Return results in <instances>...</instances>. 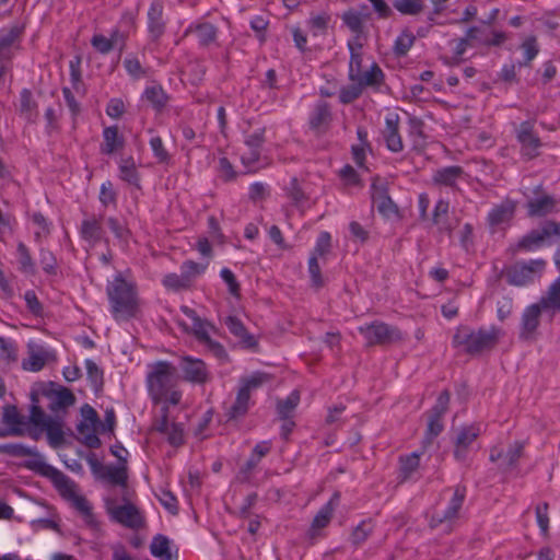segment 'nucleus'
I'll return each instance as SVG.
<instances>
[{
  "label": "nucleus",
  "instance_id": "f257e3e1",
  "mask_svg": "<svg viewBox=\"0 0 560 560\" xmlns=\"http://www.w3.org/2000/svg\"><path fill=\"white\" fill-rule=\"evenodd\" d=\"M177 369L167 361H158L151 365V371L147 375V386L149 395L155 405L163 400L171 405L179 404L182 393L176 390Z\"/></svg>",
  "mask_w": 560,
  "mask_h": 560
},
{
  "label": "nucleus",
  "instance_id": "f03ea898",
  "mask_svg": "<svg viewBox=\"0 0 560 560\" xmlns=\"http://www.w3.org/2000/svg\"><path fill=\"white\" fill-rule=\"evenodd\" d=\"M500 329L492 326L490 329L480 328L477 331L468 326H459L453 336V347L463 348L469 355H479L490 351L498 345Z\"/></svg>",
  "mask_w": 560,
  "mask_h": 560
},
{
  "label": "nucleus",
  "instance_id": "7ed1b4c3",
  "mask_svg": "<svg viewBox=\"0 0 560 560\" xmlns=\"http://www.w3.org/2000/svg\"><path fill=\"white\" fill-rule=\"evenodd\" d=\"M112 312L116 319H128L137 312V298L133 287L121 276H117L107 287Z\"/></svg>",
  "mask_w": 560,
  "mask_h": 560
},
{
  "label": "nucleus",
  "instance_id": "20e7f679",
  "mask_svg": "<svg viewBox=\"0 0 560 560\" xmlns=\"http://www.w3.org/2000/svg\"><path fill=\"white\" fill-rule=\"evenodd\" d=\"M38 394L50 400L48 409L58 412L75 402L74 394L67 387L60 386L55 382H39L34 385Z\"/></svg>",
  "mask_w": 560,
  "mask_h": 560
},
{
  "label": "nucleus",
  "instance_id": "39448f33",
  "mask_svg": "<svg viewBox=\"0 0 560 560\" xmlns=\"http://www.w3.org/2000/svg\"><path fill=\"white\" fill-rule=\"evenodd\" d=\"M25 467L49 478L63 498L73 495L75 483L62 471L42 459H32L25 463Z\"/></svg>",
  "mask_w": 560,
  "mask_h": 560
},
{
  "label": "nucleus",
  "instance_id": "423d86ee",
  "mask_svg": "<svg viewBox=\"0 0 560 560\" xmlns=\"http://www.w3.org/2000/svg\"><path fill=\"white\" fill-rule=\"evenodd\" d=\"M360 332L366 339V346H388L399 342L404 339L401 331L393 326L383 322H373L372 324L360 327Z\"/></svg>",
  "mask_w": 560,
  "mask_h": 560
},
{
  "label": "nucleus",
  "instance_id": "0eeeda50",
  "mask_svg": "<svg viewBox=\"0 0 560 560\" xmlns=\"http://www.w3.org/2000/svg\"><path fill=\"white\" fill-rule=\"evenodd\" d=\"M451 393L444 389L438 397L435 405L431 408L428 420L423 445H430L434 438L443 431L442 418L448 409Z\"/></svg>",
  "mask_w": 560,
  "mask_h": 560
},
{
  "label": "nucleus",
  "instance_id": "6e6552de",
  "mask_svg": "<svg viewBox=\"0 0 560 560\" xmlns=\"http://www.w3.org/2000/svg\"><path fill=\"white\" fill-rule=\"evenodd\" d=\"M370 18L371 13L368 12V5H362L361 11L349 9L341 15L343 24L353 33V39L351 42H354L359 49L363 47L362 40L368 38L364 22Z\"/></svg>",
  "mask_w": 560,
  "mask_h": 560
},
{
  "label": "nucleus",
  "instance_id": "1a4fd4ad",
  "mask_svg": "<svg viewBox=\"0 0 560 560\" xmlns=\"http://www.w3.org/2000/svg\"><path fill=\"white\" fill-rule=\"evenodd\" d=\"M546 266L544 259H533L528 262H521L511 266L506 270V279L510 284L525 285L534 280L536 273H540Z\"/></svg>",
  "mask_w": 560,
  "mask_h": 560
},
{
  "label": "nucleus",
  "instance_id": "9d476101",
  "mask_svg": "<svg viewBox=\"0 0 560 560\" xmlns=\"http://www.w3.org/2000/svg\"><path fill=\"white\" fill-rule=\"evenodd\" d=\"M108 510L116 522L128 528L138 529L144 526L143 516L138 508L130 502H126L124 505L109 508Z\"/></svg>",
  "mask_w": 560,
  "mask_h": 560
},
{
  "label": "nucleus",
  "instance_id": "9b49d317",
  "mask_svg": "<svg viewBox=\"0 0 560 560\" xmlns=\"http://www.w3.org/2000/svg\"><path fill=\"white\" fill-rule=\"evenodd\" d=\"M378 177L372 184V200L377 211L385 218L398 215V207L388 195L386 183L378 184Z\"/></svg>",
  "mask_w": 560,
  "mask_h": 560
},
{
  "label": "nucleus",
  "instance_id": "f8f14e48",
  "mask_svg": "<svg viewBox=\"0 0 560 560\" xmlns=\"http://www.w3.org/2000/svg\"><path fill=\"white\" fill-rule=\"evenodd\" d=\"M533 124L524 121L520 125L517 140L522 144V153L527 160L535 159L538 155V149L541 147L540 139L533 131Z\"/></svg>",
  "mask_w": 560,
  "mask_h": 560
},
{
  "label": "nucleus",
  "instance_id": "ddd939ff",
  "mask_svg": "<svg viewBox=\"0 0 560 560\" xmlns=\"http://www.w3.org/2000/svg\"><path fill=\"white\" fill-rule=\"evenodd\" d=\"M180 369L184 373L185 381L203 384L208 380L206 364L199 359H192L189 357L182 358Z\"/></svg>",
  "mask_w": 560,
  "mask_h": 560
},
{
  "label": "nucleus",
  "instance_id": "4468645a",
  "mask_svg": "<svg viewBox=\"0 0 560 560\" xmlns=\"http://www.w3.org/2000/svg\"><path fill=\"white\" fill-rule=\"evenodd\" d=\"M450 203L445 200H439L432 214V223L438 226L440 233H446L452 236L454 229L458 225V219L452 222L448 218Z\"/></svg>",
  "mask_w": 560,
  "mask_h": 560
},
{
  "label": "nucleus",
  "instance_id": "2eb2a0df",
  "mask_svg": "<svg viewBox=\"0 0 560 560\" xmlns=\"http://www.w3.org/2000/svg\"><path fill=\"white\" fill-rule=\"evenodd\" d=\"M544 308L538 304L528 306L522 316V330L520 338L523 340H533L535 331L539 326V318Z\"/></svg>",
  "mask_w": 560,
  "mask_h": 560
},
{
  "label": "nucleus",
  "instance_id": "dca6fc26",
  "mask_svg": "<svg viewBox=\"0 0 560 560\" xmlns=\"http://www.w3.org/2000/svg\"><path fill=\"white\" fill-rule=\"evenodd\" d=\"M550 237V232L544 222L539 228L532 230L518 241L517 249L529 252L539 248L548 243Z\"/></svg>",
  "mask_w": 560,
  "mask_h": 560
},
{
  "label": "nucleus",
  "instance_id": "f3484780",
  "mask_svg": "<svg viewBox=\"0 0 560 560\" xmlns=\"http://www.w3.org/2000/svg\"><path fill=\"white\" fill-rule=\"evenodd\" d=\"M339 500L340 493L337 491L315 515L310 529L312 537H314L316 530L325 528L330 523L335 509L339 504Z\"/></svg>",
  "mask_w": 560,
  "mask_h": 560
},
{
  "label": "nucleus",
  "instance_id": "a211bd4d",
  "mask_svg": "<svg viewBox=\"0 0 560 560\" xmlns=\"http://www.w3.org/2000/svg\"><path fill=\"white\" fill-rule=\"evenodd\" d=\"M118 466H106L101 478L108 480L112 485L126 488L128 481L127 457L118 456Z\"/></svg>",
  "mask_w": 560,
  "mask_h": 560
},
{
  "label": "nucleus",
  "instance_id": "6ab92c4d",
  "mask_svg": "<svg viewBox=\"0 0 560 560\" xmlns=\"http://www.w3.org/2000/svg\"><path fill=\"white\" fill-rule=\"evenodd\" d=\"M516 202L511 199L503 200L497 205L488 214V223L490 226H498L509 223L515 213Z\"/></svg>",
  "mask_w": 560,
  "mask_h": 560
},
{
  "label": "nucleus",
  "instance_id": "aec40b11",
  "mask_svg": "<svg viewBox=\"0 0 560 560\" xmlns=\"http://www.w3.org/2000/svg\"><path fill=\"white\" fill-rule=\"evenodd\" d=\"M230 332L240 339L242 345L247 349H257L258 342L253 335H250L241 319L236 316H228L224 320Z\"/></svg>",
  "mask_w": 560,
  "mask_h": 560
},
{
  "label": "nucleus",
  "instance_id": "412c9836",
  "mask_svg": "<svg viewBox=\"0 0 560 560\" xmlns=\"http://www.w3.org/2000/svg\"><path fill=\"white\" fill-rule=\"evenodd\" d=\"M479 436V430L474 427H464L460 429L454 442V457L463 462L466 458V452L471 443Z\"/></svg>",
  "mask_w": 560,
  "mask_h": 560
},
{
  "label": "nucleus",
  "instance_id": "4be33fe9",
  "mask_svg": "<svg viewBox=\"0 0 560 560\" xmlns=\"http://www.w3.org/2000/svg\"><path fill=\"white\" fill-rule=\"evenodd\" d=\"M163 9L161 2H153L148 11V28L154 40L159 39L165 31Z\"/></svg>",
  "mask_w": 560,
  "mask_h": 560
},
{
  "label": "nucleus",
  "instance_id": "5701e85b",
  "mask_svg": "<svg viewBox=\"0 0 560 560\" xmlns=\"http://www.w3.org/2000/svg\"><path fill=\"white\" fill-rule=\"evenodd\" d=\"M104 233L102 218L91 215L82 221L80 234L84 241L94 245L103 238Z\"/></svg>",
  "mask_w": 560,
  "mask_h": 560
},
{
  "label": "nucleus",
  "instance_id": "b1692460",
  "mask_svg": "<svg viewBox=\"0 0 560 560\" xmlns=\"http://www.w3.org/2000/svg\"><path fill=\"white\" fill-rule=\"evenodd\" d=\"M182 311L192 320L191 331L198 341L205 345L210 341L211 338L209 336L208 328L214 329V327L209 322L201 319L195 310L189 308L188 306H182Z\"/></svg>",
  "mask_w": 560,
  "mask_h": 560
},
{
  "label": "nucleus",
  "instance_id": "393cba45",
  "mask_svg": "<svg viewBox=\"0 0 560 560\" xmlns=\"http://www.w3.org/2000/svg\"><path fill=\"white\" fill-rule=\"evenodd\" d=\"M557 200L549 195L532 199L527 202V213L529 217H545L555 212Z\"/></svg>",
  "mask_w": 560,
  "mask_h": 560
},
{
  "label": "nucleus",
  "instance_id": "a878e982",
  "mask_svg": "<svg viewBox=\"0 0 560 560\" xmlns=\"http://www.w3.org/2000/svg\"><path fill=\"white\" fill-rule=\"evenodd\" d=\"M250 394L246 388H240L234 404L228 409L225 416L228 421L243 418L248 412Z\"/></svg>",
  "mask_w": 560,
  "mask_h": 560
},
{
  "label": "nucleus",
  "instance_id": "bb28decb",
  "mask_svg": "<svg viewBox=\"0 0 560 560\" xmlns=\"http://www.w3.org/2000/svg\"><path fill=\"white\" fill-rule=\"evenodd\" d=\"M39 397L40 395L38 394L36 388L33 387L30 394L32 405L30 408L28 422L32 423L34 427L44 429L45 425H47L48 422L51 420V418L46 416L45 411L39 406Z\"/></svg>",
  "mask_w": 560,
  "mask_h": 560
},
{
  "label": "nucleus",
  "instance_id": "cd10ccee",
  "mask_svg": "<svg viewBox=\"0 0 560 560\" xmlns=\"http://www.w3.org/2000/svg\"><path fill=\"white\" fill-rule=\"evenodd\" d=\"M2 422L11 425L9 430L11 435H23L24 431L20 428V425L25 423V417L19 412L16 406L7 405L3 408Z\"/></svg>",
  "mask_w": 560,
  "mask_h": 560
},
{
  "label": "nucleus",
  "instance_id": "c85d7f7f",
  "mask_svg": "<svg viewBox=\"0 0 560 560\" xmlns=\"http://www.w3.org/2000/svg\"><path fill=\"white\" fill-rule=\"evenodd\" d=\"M104 144L101 152L104 154H113L115 151L121 149L125 144L122 136L119 135L117 126L106 127L103 131Z\"/></svg>",
  "mask_w": 560,
  "mask_h": 560
},
{
  "label": "nucleus",
  "instance_id": "c756f323",
  "mask_svg": "<svg viewBox=\"0 0 560 560\" xmlns=\"http://www.w3.org/2000/svg\"><path fill=\"white\" fill-rule=\"evenodd\" d=\"M464 175V170L460 166L453 165L438 170L433 175V182L438 185L453 187L458 178Z\"/></svg>",
  "mask_w": 560,
  "mask_h": 560
},
{
  "label": "nucleus",
  "instance_id": "7c9ffc66",
  "mask_svg": "<svg viewBox=\"0 0 560 560\" xmlns=\"http://www.w3.org/2000/svg\"><path fill=\"white\" fill-rule=\"evenodd\" d=\"M387 148L393 152H399L404 149L402 140L398 133V120L387 119L384 132Z\"/></svg>",
  "mask_w": 560,
  "mask_h": 560
},
{
  "label": "nucleus",
  "instance_id": "2f4dec72",
  "mask_svg": "<svg viewBox=\"0 0 560 560\" xmlns=\"http://www.w3.org/2000/svg\"><path fill=\"white\" fill-rule=\"evenodd\" d=\"M300 402V392L293 390L284 400L277 401V412L281 420L292 418L296 406Z\"/></svg>",
  "mask_w": 560,
  "mask_h": 560
},
{
  "label": "nucleus",
  "instance_id": "473e14b6",
  "mask_svg": "<svg viewBox=\"0 0 560 560\" xmlns=\"http://www.w3.org/2000/svg\"><path fill=\"white\" fill-rule=\"evenodd\" d=\"M384 80V73L377 63H373L370 70L362 71L359 74V78L352 80L353 82H358L362 89L364 86H378Z\"/></svg>",
  "mask_w": 560,
  "mask_h": 560
},
{
  "label": "nucleus",
  "instance_id": "72a5a7b5",
  "mask_svg": "<svg viewBox=\"0 0 560 560\" xmlns=\"http://www.w3.org/2000/svg\"><path fill=\"white\" fill-rule=\"evenodd\" d=\"M22 28L20 26H12L0 35V58L10 59L11 46L20 38Z\"/></svg>",
  "mask_w": 560,
  "mask_h": 560
},
{
  "label": "nucleus",
  "instance_id": "f704fd0d",
  "mask_svg": "<svg viewBox=\"0 0 560 560\" xmlns=\"http://www.w3.org/2000/svg\"><path fill=\"white\" fill-rule=\"evenodd\" d=\"M538 304L544 310L560 312V279H557L548 289L547 294L540 299Z\"/></svg>",
  "mask_w": 560,
  "mask_h": 560
},
{
  "label": "nucleus",
  "instance_id": "c9c22d12",
  "mask_svg": "<svg viewBox=\"0 0 560 560\" xmlns=\"http://www.w3.org/2000/svg\"><path fill=\"white\" fill-rule=\"evenodd\" d=\"M0 453L14 457L33 456L35 459H42L40 454L35 448H30L20 443L1 444Z\"/></svg>",
  "mask_w": 560,
  "mask_h": 560
},
{
  "label": "nucleus",
  "instance_id": "e433bc0d",
  "mask_svg": "<svg viewBox=\"0 0 560 560\" xmlns=\"http://www.w3.org/2000/svg\"><path fill=\"white\" fill-rule=\"evenodd\" d=\"M467 489L465 486H457L448 508L444 512V518L456 520L466 498Z\"/></svg>",
  "mask_w": 560,
  "mask_h": 560
},
{
  "label": "nucleus",
  "instance_id": "4c0bfd02",
  "mask_svg": "<svg viewBox=\"0 0 560 560\" xmlns=\"http://www.w3.org/2000/svg\"><path fill=\"white\" fill-rule=\"evenodd\" d=\"M37 104L33 100L32 92L28 89H24L21 92L20 100V113L25 116L28 121H34L37 116Z\"/></svg>",
  "mask_w": 560,
  "mask_h": 560
},
{
  "label": "nucleus",
  "instance_id": "58836bf2",
  "mask_svg": "<svg viewBox=\"0 0 560 560\" xmlns=\"http://www.w3.org/2000/svg\"><path fill=\"white\" fill-rule=\"evenodd\" d=\"M393 7L404 15H418L424 9L423 0H393Z\"/></svg>",
  "mask_w": 560,
  "mask_h": 560
},
{
  "label": "nucleus",
  "instance_id": "ea45409f",
  "mask_svg": "<svg viewBox=\"0 0 560 560\" xmlns=\"http://www.w3.org/2000/svg\"><path fill=\"white\" fill-rule=\"evenodd\" d=\"M348 48L350 50L349 79L352 81L362 72V54L354 42H348Z\"/></svg>",
  "mask_w": 560,
  "mask_h": 560
},
{
  "label": "nucleus",
  "instance_id": "a19ab883",
  "mask_svg": "<svg viewBox=\"0 0 560 560\" xmlns=\"http://www.w3.org/2000/svg\"><path fill=\"white\" fill-rule=\"evenodd\" d=\"M144 97L158 110L164 108L168 100L163 89L156 85L147 88L144 91Z\"/></svg>",
  "mask_w": 560,
  "mask_h": 560
},
{
  "label": "nucleus",
  "instance_id": "79ce46f5",
  "mask_svg": "<svg viewBox=\"0 0 560 560\" xmlns=\"http://www.w3.org/2000/svg\"><path fill=\"white\" fill-rule=\"evenodd\" d=\"M44 430L47 433V439L51 447L57 448L65 442L63 432L60 422L51 419Z\"/></svg>",
  "mask_w": 560,
  "mask_h": 560
},
{
  "label": "nucleus",
  "instance_id": "37998d69",
  "mask_svg": "<svg viewBox=\"0 0 560 560\" xmlns=\"http://www.w3.org/2000/svg\"><path fill=\"white\" fill-rule=\"evenodd\" d=\"M330 120V109L327 103H320L316 106L314 115L310 120V126L314 130H319Z\"/></svg>",
  "mask_w": 560,
  "mask_h": 560
},
{
  "label": "nucleus",
  "instance_id": "c03bdc74",
  "mask_svg": "<svg viewBox=\"0 0 560 560\" xmlns=\"http://www.w3.org/2000/svg\"><path fill=\"white\" fill-rule=\"evenodd\" d=\"M416 40L415 35L408 31L405 30L402 33L397 37L394 45V54L397 57H404L408 54L409 49L413 45Z\"/></svg>",
  "mask_w": 560,
  "mask_h": 560
},
{
  "label": "nucleus",
  "instance_id": "a18cd8bd",
  "mask_svg": "<svg viewBox=\"0 0 560 560\" xmlns=\"http://www.w3.org/2000/svg\"><path fill=\"white\" fill-rule=\"evenodd\" d=\"M120 177L130 185L139 187V174L132 158L122 160L120 164Z\"/></svg>",
  "mask_w": 560,
  "mask_h": 560
},
{
  "label": "nucleus",
  "instance_id": "49530a36",
  "mask_svg": "<svg viewBox=\"0 0 560 560\" xmlns=\"http://www.w3.org/2000/svg\"><path fill=\"white\" fill-rule=\"evenodd\" d=\"M419 454L412 453L411 455L400 457V478L406 481L410 478L411 474L419 468Z\"/></svg>",
  "mask_w": 560,
  "mask_h": 560
},
{
  "label": "nucleus",
  "instance_id": "de8ad7c7",
  "mask_svg": "<svg viewBox=\"0 0 560 560\" xmlns=\"http://www.w3.org/2000/svg\"><path fill=\"white\" fill-rule=\"evenodd\" d=\"M163 284L170 290L182 291L187 290L191 287L187 276L183 273H168L163 279Z\"/></svg>",
  "mask_w": 560,
  "mask_h": 560
},
{
  "label": "nucleus",
  "instance_id": "09e8293b",
  "mask_svg": "<svg viewBox=\"0 0 560 560\" xmlns=\"http://www.w3.org/2000/svg\"><path fill=\"white\" fill-rule=\"evenodd\" d=\"M201 46H208L217 38V28L211 23H200L195 26Z\"/></svg>",
  "mask_w": 560,
  "mask_h": 560
},
{
  "label": "nucleus",
  "instance_id": "8fccbe9b",
  "mask_svg": "<svg viewBox=\"0 0 560 560\" xmlns=\"http://www.w3.org/2000/svg\"><path fill=\"white\" fill-rule=\"evenodd\" d=\"M88 378L92 383L95 392H100L104 385L103 371L97 366V364L92 360L85 361Z\"/></svg>",
  "mask_w": 560,
  "mask_h": 560
},
{
  "label": "nucleus",
  "instance_id": "3c124183",
  "mask_svg": "<svg viewBox=\"0 0 560 560\" xmlns=\"http://www.w3.org/2000/svg\"><path fill=\"white\" fill-rule=\"evenodd\" d=\"M117 35L118 31H115L110 38L97 34L92 37L91 44L98 52L105 55L113 50Z\"/></svg>",
  "mask_w": 560,
  "mask_h": 560
},
{
  "label": "nucleus",
  "instance_id": "603ef678",
  "mask_svg": "<svg viewBox=\"0 0 560 560\" xmlns=\"http://www.w3.org/2000/svg\"><path fill=\"white\" fill-rule=\"evenodd\" d=\"M151 553L154 557H170V541L167 537L158 535L150 545Z\"/></svg>",
  "mask_w": 560,
  "mask_h": 560
},
{
  "label": "nucleus",
  "instance_id": "864d4df0",
  "mask_svg": "<svg viewBox=\"0 0 560 560\" xmlns=\"http://www.w3.org/2000/svg\"><path fill=\"white\" fill-rule=\"evenodd\" d=\"M18 253L20 255L21 270L31 275L35 273V265L31 253L24 243H19Z\"/></svg>",
  "mask_w": 560,
  "mask_h": 560
},
{
  "label": "nucleus",
  "instance_id": "5fc2aeb1",
  "mask_svg": "<svg viewBox=\"0 0 560 560\" xmlns=\"http://www.w3.org/2000/svg\"><path fill=\"white\" fill-rule=\"evenodd\" d=\"M523 452L524 444L522 442H515L511 445L504 456V468H512L516 466L517 462L523 456Z\"/></svg>",
  "mask_w": 560,
  "mask_h": 560
},
{
  "label": "nucleus",
  "instance_id": "6e6d98bb",
  "mask_svg": "<svg viewBox=\"0 0 560 560\" xmlns=\"http://www.w3.org/2000/svg\"><path fill=\"white\" fill-rule=\"evenodd\" d=\"M362 86L355 82L340 90L339 100L342 104H350L362 94Z\"/></svg>",
  "mask_w": 560,
  "mask_h": 560
},
{
  "label": "nucleus",
  "instance_id": "4d7b16f0",
  "mask_svg": "<svg viewBox=\"0 0 560 560\" xmlns=\"http://www.w3.org/2000/svg\"><path fill=\"white\" fill-rule=\"evenodd\" d=\"M67 499L72 501L74 508L80 513L83 514V516L88 520V522H90L92 520V517H93L92 508L90 506L88 500L84 497L77 494V492L74 491L73 495H69Z\"/></svg>",
  "mask_w": 560,
  "mask_h": 560
},
{
  "label": "nucleus",
  "instance_id": "13d9d810",
  "mask_svg": "<svg viewBox=\"0 0 560 560\" xmlns=\"http://www.w3.org/2000/svg\"><path fill=\"white\" fill-rule=\"evenodd\" d=\"M549 504L544 502L536 506V518L545 537L549 535V517H548Z\"/></svg>",
  "mask_w": 560,
  "mask_h": 560
},
{
  "label": "nucleus",
  "instance_id": "bf43d9fd",
  "mask_svg": "<svg viewBox=\"0 0 560 560\" xmlns=\"http://www.w3.org/2000/svg\"><path fill=\"white\" fill-rule=\"evenodd\" d=\"M308 271L312 279V285L316 289L324 287V278L316 256H312L308 260Z\"/></svg>",
  "mask_w": 560,
  "mask_h": 560
},
{
  "label": "nucleus",
  "instance_id": "052dcab7",
  "mask_svg": "<svg viewBox=\"0 0 560 560\" xmlns=\"http://www.w3.org/2000/svg\"><path fill=\"white\" fill-rule=\"evenodd\" d=\"M372 533V526L366 521L361 522L352 532L351 540L353 545L358 546L366 540Z\"/></svg>",
  "mask_w": 560,
  "mask_h": 560
},
{
  "label": "nucleus",
  "instance_id": "680f3d73",
  "mask_svg": "<svg viewBox=\"0 0 560 560\" xmlns=\"http://www.w3.org/2000/svg\"><path fill=\"white\" fill-rule=\"evenodd\" d=\"M151 149L160 163H168L171 156L167 150L164 148L163 141L160 137H153L150 140Z\"/></svg>",
  "mask_w": 560,
  "mask_h": 560
},
{
  "label": "nucleus",
  "instance_id": "e2e57ef3",
  "mask_svg": "<svg viewBox=\"0 0 560 560\" xmlns=\"http://www.w3.org/2000/svg\"><path fill=\"white\" fill-rule=\"evenodd\" d=\"M205 269V265L198 264L194 260H187L182 265V273L188 277L190 284H192L194 279L201 275Z\"/></svg>",
  "mask_w": 560,
  "mask_h": 560
},
{
  "label": "nucleus",
  "instance_id": "0e129e2a",
  "mask_svg": "<svg viewBox=\"0 0 560 560\" xmlns=\"http://www.w3.org/2000/svg\"><path fill=\"white\" fill-rule=\"evenodd\" d=\"M522 48L524 49L525 52V61L518 63L521 67L527 66L537 56L538 47L536 37L530 36L526 38L522 44Z\"/></svg>",
  "mask_w": 560,
  "mask_h": 560
},
{
  "label": "nucleus",
  "instance_id": "69168bd1",
  "mask_svg": "<svg viewBox=\"0 0 560 560\" xmlns=\"http://www.w3.org/2000/svg\"><path fill=\"white\" fill-rule=\"evenodd\" d=\"M260 159V150L248 149L247 152L242 153L241 161L248 172H256L258 167L257 162Z\"/></svg>",
  "mask_w": 560,
  "mask_h": 560
},
{
  "label": "nucleus",
  "instance_id": "338daca9",
  "mask_svg": "<svg viewBox=\"0 0 560 560\" xmlns=\"http://www.w3.org/2000/svg\"><path fill=\"white\" fill-rule=\"evenodd\" d=\"M271 380V376L267 373L257 372L249 378L244 380V384L241 388H246L247 393L250 394L252 389L260 387L264 383Z\"/></svg>",
  "mask_w": 560,
  "mask_h": 560
},
{
  "label": "nucleus",
  "instance_id": "774afa93",
  "mask_svg": "<svg viewBox=\"0 0 560 560\" xmlns=\"http://www.w3.org/2000/svg\"><path fill=\"white\" fill-rule=\"evenodd\" d=\"M39 261L43 265V269L45 272L49 275L56 273L57 260L50 250L40 249Z\"/></svg>",
  "mask_w": 560,
  "mask_h": 560
}]
</instances>
